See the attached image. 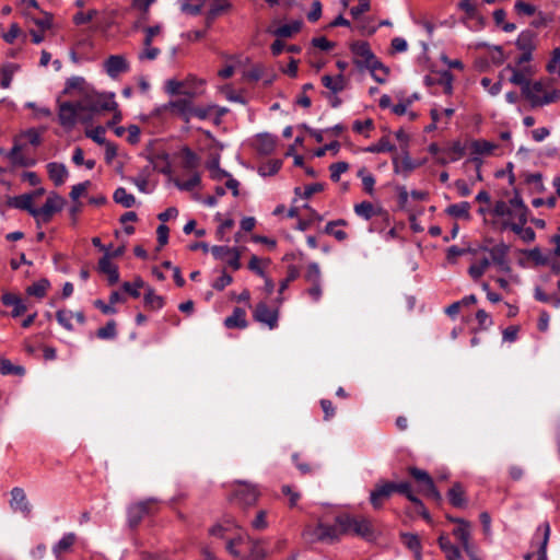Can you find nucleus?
<instances>
[{"instance_id":"45","label":"nucleus","mask_w":560,"mask_h":560,"mask_svg":"<svg viewBox=\"0 0 560 560\" xmlns=\"http://www.w3.org/2000/svg\"><path fill=\"white\" fill-rule=\"evenodd\" d=\"M117 324L114 319L106 323L105 326L101 327L96 331V336L100 339H114L117 336Z\"/></svg>"},{"instance_id":"14","label":"nucleus","mask_w":560,"mask_h":560,"mask_svg":"<svg viewBox=\"0 0 560 560\" xmlns=\"http://www.w3.org/2000/svg\"><path fill=\"white\" fill-rule=\"evenodd\" d=\"M550 537V524L544 522L536 530L535 540H537V560H547V545Z\"/></svg>"},{"instance_id":"7","label":"nucleus","mask_w":560,"mask_h":560,"mask_svg":"<svg viewBox=\"0 0 560 560\" xmlns=\"http://www.w3.org/2000/svg\"><path fill=\"white\" fill-rule=\"evenodd\" d=\"M394 494L392 481L380 480L370 492V503L375 510L383 508L384 503Z\"/></svg>"},{"instance_id":"17","label":"nucleus","mask_w":560,"mask_h":560,"mask_svg":"<svg viewBox=\"0 0 560 560\" xmlns=\"http://www.w3.org/2000/svg\"><path fill=\"white\" fill-rule=\"evenodd\" d=\"M97 270L107 276L110 285L119 281L118 267L112 262L109 253H105L104 256L100 258Z\"/></svg>"},{"instance_id":"56","label":"nucleus","mask_w":560,"mask_h":560,"mask_svg":"<svg viewBox=\"0 0 560 560\" xmlns=\"http://www.w3.org/2000/svg\"><path fill=\"white\" fill-rule=\"evenodd\" d=\"M21 147L14 144L11 151L9 152V158L13 161V163L19 164L21 166H32L34 165V161H27L23 156L20 155Z\"/></svg>"},{"instance_id":"29","label":"nucleus","mask_w":560,"mask_h":560,"mask_svg":"<svg viewBox=\"0 0 560 560\" xmlns=\"http://www.w3.org/2000/svg\"><path fill=\"white\" fill-rule=\"evenodd\" d=\"M77 540V536L73 533L66 534L52 548V552L57 559H60V556L63 552H68L71 547L74 545Z\"/></svg>"},{"instance_id":"10","label":"nucleus","mask_w":560,"mask_h":560,"mask_svg":"<svg viewBox=\"0 0 560 560\" xmlns=\"http://www.w3.org/2000/svg\"><path fill=\"white\" fill-rule=\"evenodd\" d=\"M483 249L489 253V255L491 257L490 262L492 261L501 271H504V272L511 271V266H510V262L508 259V255L510 252L509 245H506L504 243H500L491 248L485 247Z\"/></svg>"},{"instance_id":"47","label":"nucleus","mask_w":560,"mask_h":560,"mask_svg":"<svg viewBox=\"0 0 560 560\" xmlns=\"http://www.w3.org/2000/svg\"><path fill=\"white\" fill-rule=\"evenodd\" d=\"M151 162L153 163V167L160 173L168 174L171 172L167 153L156 154L151 159Z\"/></svg>"},{"instance_id":"55","label":"nucleus","mask_w":560,"mask_h":560,"mask_svg":"<svg viewBox=\"0 0 560 560\" xmlns=\"http://www.w3.org/2000/svg\"><path fill=\"white\" fill-rule=\"evenodd\" d=\"M72 317L73 313L70 311L59 310L56 313V319L58 320V323L69 331L73 330V326L71 324Z\"/></svg>"},{"instance_id":"5","label":"nucleus","mask_w":560,"mask_h":560,"mask_svg":"<svg viewBox=\"0 0 560 560\" xmlns=\"http://www.w3.org/2000/svg\"><path fill=\"white\" fill-rule=\"evenodd\" d=\"M82 113V109L78 106V102L60 103L58 112L59 124L65 129L71 130L75 126L78 117H80Z\"/></svg>"},{"instance_id":"53","label":"nucleus","mask_w":560,"mask_h":560,"mask_svg":"<svg viewBox=\"0 0 560 560\" xmlns=\"http://www.w3.org/2000/svg\"><path fill=\"white\" fill-rule=\"evenodd\" d=\"M444 153L451 156V161H457L465 155V145L460 141H454Z\"/></svg>"},{"instance_id":"60","label":"nucleus","mask_w":560,"mask_h":560,"mask_svg":"<svg viewBox=\"0 0 560 560\" xmlns=\"http://www.w3.org/2000/svg\"><path fill=\"white\" fill-rule=\"evenodd\" d=\"M183 86H184L183 82L172 79L166 82L165 89H166V92L171 95H177V94L188 95L191 93V92L184 91Z\"/></svg>"},{"instance_id":"26","label":"nucleus","mask_w":560,"mask_h":560,"mask_svg":"<svg viewBox=\"0 0 560 560\" xmlns=\"http://www.w3.org/2000/svg\"><path fill=\"white\" fill-rule=\"evenodd\" d=\"M470 203L467 202V201H462L459 203H453V205H450L446 209H445V213L453 217V218H456V219H464L466 221H469L470 220Z\"/></svg>"},{"instance_id":"8","label":"nucleus","mask_w":560,"mask_h":560,"mask_svg":"<svg viewBox=\"0 0 560 560\" xmlns=\"http://www.w3.org/2000/svg\"><path fill=\"white\" fill-rule=\"evenodd\" d=\"M259 497L256 486L248 482H238V488L234 491V499L241 506L254 505Z\"/></svg>"},{"instance_id":"52","label":"nucleus","mask_w":560,"mask_h":560,"mask_svg":"<svg viewBox=\"0 0 560 560\" xmlns=\"http://www.w3.org/2000/svg\"><path fill=\"white\" fill-rule=\"evenodd\" d=\"M358 176L362 179L363 189L369 194L373 195L375 178L372 174L366 173L365 168H361L358 172Z\"/></svg>"},{"instance_id":"50","label":"nucleus","mask_w":560,"mask_h":560,"mask_svg":"<svg viewBox=\"0 0 560 560\" xmlns=\"http://www.w3.org/2000/svg\"><path fill=\"white\" fill-rule=\"evenodd\" d=\"M354 212L365 220H370L375 214L374 207L370 201L357 203L354 206Z\"/></svg>"},{"instance_id":"54","label":"nucleus","mask_w":560,"mask_h":560,"mask_svg":"<svg viewBox=\"0 0 560 560\" xmlns=\"http://www.w3.org/2000/svg\"><path fill=\"white\" fill-rule=\"evenodd\" d=\"M247 548L248 553L246 556V560H262L266 557L265 550L258 542H248Z\"/></svg>"},{"instance_id":"3","label":"nucleus","mask_w":560,"mask_h":560,"mask_svg":"<svg viewBox=\"0 0 560 560\" xmlns=\"http://www.w3.org/2000/svg\"><path fill=\"white\" fill-rule=\"evenodd\" d=\"M66 205V200L57 192H51L45 203L40 208L35 209V215L37 225L40 222L48 223L52 215L60 212Z\"/></svg>"},{"instance_id":"43","label":"nucleus","mask_w":560,"mask_h":560,"mask_svg":"<svg viewBox=\"0 0 560 560\" xmlns=\"http://www.w3.org/2000/svg\"><path fill=\"white\" fill-rule=\"evenodd\" d=\"M489 266H490V259L485 257L479 262L472 264L468 268V273L475 281H477L478 279H480L483 276V273L486 272V270L488 269Z\"/></svg>"},{"instance_id":"33","label":"nucleus","mask_w":560,"mask_h":560,"mask_svg":"<svg viewBox=\"0 0 560 560\" xmlns=\"http://www.w3.org/2000/svg\"><path fill=\"white\" fill-rule=\"evenodd\" d=\"M402 542L408 549L415 552L418 560L421 559V542L419 536L411 533H402L400 535Z\"/></svg>"},{"instance_id":"36","label":"nucleus","mask_w":560,"mask_h":560,"mask_svg":"<svg viewBox=\"0 0 560 560\" xmlns=\"http://www.w3.org/2000/svg\"><path fill=\"white\" fill-rule=\"evenodd\" d=\"M144 516V503H136L128 510V522L131 527L138 526Z\"/></svg>"},{"instance_id":"11","label":"nucleus","mask_w":560,"mask_h":560,"mask_svg":"<svg viewBox=\"0 0 560 560\" xmlns=\"http://www.w3.org/2000/svg\"><path fill=\"white\" fill-rule=\"evenodd\" d=\"M351 51L354 55V63L358 68H366L371 59L375 56L368 42H357L351 45Z\"/></svg>"},{"instance_id":"30","label":"nucleus","mask_w":560,"mask_h":560,"mask_svg":"<svg viewBox=\"0 0 560 560\" xmlns=\"http://www.w3.org/2000/svg\"><path fill=\"white\" fill-rule=\"evenodd\" d=\"M322 83L326 89L330 90L331 93H334V94H337V93L343 91V89L346 86L345 78L342 74H338L335 78L331 75L325 74L322 77Z\"/></svg>"},{"instance_id":"57","label":"nucleus","mask_w":560,"mask_h":560,"mask_svg":"<svg viewBox=\"0 0 560 560\" xmlns=\"http://www.w3.org/2000/svg\"><path fill=\"white\" fill-rule=\"evenodd\" d=\"M281 161L280 160H272L269 161L267 164L259 167V174L262 176H271L279 172L281 168Z\"/></svg>"},{"instance_id":"1","label":"nucleus","mask_w":560,"mask_h":560,"mask_svg":"<svg viewBox=\"0 0 560 560\" xmlns=\"http://www.w3.org/2000/svg\"><path fill=\"white\" fill-rule=\"evenodd\" d=\"M336 523L345 535L353 534L368 541H371L376 537L373 522L368 517L342 514L336 517Z\"/></svg>"},{"instance_id":"35","label":"nucleus","mask_w":560,"mask_h":560,"mask_svg":"<svg viewBox=\"0 0 560 560\" xmlns=\"http://www.w3.org/2000/svg\"><path fill=\"white\" fill-rule=\"evenodd\" d=\"M302 27L301 21H294L289 24H283L279 27H277L272 33L275 36L279 38H289L293 34L298 33Z\"/></svg>"},{"instance_id":"9","label":"nucleus","mask_w":560,"mask_h":560,"mask_svg":"<svg viewBox=\"0 0 560 560\" xmlns=\"http://www.w3.org/2000/svg\"><path fill=\"white\" fill-rule=\"evenodd\" d=\"M345 535L341 528L335 522L334 524L319 523L313 530V536L317 541L332 544Z\"/></svg>"},{"instance_id":"41","label":"nucleus","mask_w":560,"mask_h":560,"mask_svg":"<svg viewBox=\"0 0 560 560\" xmlns=\"http://www.w3.org/2000/svg\"><path fill=\"white\" fill-rule=\"evenodd\" d=\"M18 70V66L15 63H5L1 67V82L0 85L2 89H8L11 85L13 74Z\"/></svg>"},{"instance_id":"31","label":"nucleus","mask_w":560,"mask_h":560,"mask_svg":"<svg viewBox=\"0 0 560 560\" xmlns=\"http://www.w3.org/2000/svg\"><path fill=\"white\" fill-rule=\"evenodd\" d=\"M257 143L258 152L265 155L271 154L276 149V139L269 133L258 135Z\"/></svg>"},{"instance_id":"25","label":"nucleus","mask_w":560,"mask_h":560,"mask_svg":"<svg viewBox=\"0 0 560 560\" xmlns=\"http://www.w3.org/2000/svg\"><path fill=\"white\" fill-rule=\"evenodd\" d=\"M88 90L89 86L82 77H71L67 80L62 94L72 95L73 91H78L79 95L82 97Z\"/></svg>"},{"instance_id":"37","label":"nucleus","mask_w":560,"mask_h":560,"mask_svg":"<svg viewBox=\"0 0 560 560\" xmlns=\"http://www.w3.org/2000/svg\"><path fill=\"white\" fill-rule=\"evenodd\" d=\"M299 276H300L299 268L294 265H290L288 267L287 278L284 280H282L279 285V296L276 300V302L278 304L282 303L283 298L281 296V294L284 292V290H287V288L289 287V283L294 281L295 279H298Z\"/></svg>"},{"instance_id":"2","label":"nucleus","mask_w":560,"mask_h":560,"mask_svg":"<svg viewBox=\"0 0 560 560\" xmlns=\"http://www.w3.org/2000/svg\"><path fill=\"white\" fill-rule=\"evenodd\" d=\"M78 106L83 113L89 114L117 109V103L114 100V94H101L90 90H88L82 98L78 101Z\"/></svg>"},{"instance_id":"21","label":"nucleus","mask_w":560,"mask_h":560,"mask_svg":"<svg viewBox=\"0 0 560 560\" xmlns=\"http://www.w3.org/2000/svg\"><path fill=\"white\" fill-rule=\"evenodd\" d=\"M49 178L54 182L55 186H61L67 176L68 170L65 164L58 162H50L46 165Z\"/></svg>"},{"instance_id":"38","label":"nucleus","mask_w":560,"mask_h":560,"mask_svg":"<svg viewBox=\"0 0 560 560\" xmlns=\"http://www.w3.org/2000/svg\"><path fill=\"white\" fill-rule=\"evenodd\" d=\"M113 199L116 203H119L125 208H131L136 203L135 196L131 194H128L124 187H118L114 191Z\"/></svg>"},{"instance_id":"61","label":"nucleus","mask_w":560,"mask_h":560,"mask_svg":"<svg viewBox=\"0 0 560 560\" xmlns=\"http://www.w3.org/2000/svg\"><path fill=\"white\" fill-rule=\"evenodd\" d=\"M230 7L229 3H217V4H213L210 10L208 11L207 13V18H206V21H207V26H210L212 21L219 15L221 14L224 10H226L228 8Z\"/></svg>"},{"instance_id":"34","label":"nucleus","mask_w":560,"mask_h":560,"mask_svg":"<svg viewBox=\"0 0 560 560\" xmlns=\"http://www.w3.org/2000/svg\"><path fill=\"white\" fill-rule=\"evenodd\" d=\"M49 287H50L49 281L47 279L43 278V279L34 282L33 284L28 285L26 288V293L31 296H35L37 299H43L46 295Z\"/></svg>"},{"instance_id":"12","label":"nucleus","mask_w":560,"mask_h":560,"mask_svg":"<svg viewBox=\"0 0 560 560\" xmlns=\"http://www.w3.org/2000/svg\"><path fill=\"white\" fill-rule=\"evenodd\" d=\"M10 506L12 510L21 512L24 516H28L32 512V506L26 498V493L20 487H14L11 490Z\"/></svg>"},{"instance_id":"16","label":"nucleus","mask_w":560,"mask_h":560,"mask_svg":"<svg viewBox=\"0 0 560 560\" xmlns=\"http://www.w3.org/2000/svg\"><path fill=\"white\" fill-rule=\"evenodd\" d=\"M104 68L110 78H116L120 73L128 71L129 65L125 57L120 55H112L105 60Z\"/></svg>"},{"instance_id":"23","label":"nucleus","mask_w":560,"mask_h":560,"mask_svg":"<svg viewBox=\"0 0 560 560\" xmlns=\"http://www.w3.org/2000/svg\"><path fill=\"white\" fill-rule=\"evenodd\" d=\"M536 33L525 30L518 35L515 45L521 51L533 52L536 49Z\"/></svg>"},{"instance_id":"42","label":"nucleus","mask_w":560,"mask_h":560,"mask_svg":"<svg viewBox=\"0 0 560 560\" xmlns=\"http://www.w3.org/2000/svg\"><path fill=\"white\" fill-rule=\"evenodd\" d=\"M182 155L184 168L191 171L198 166L199 158L190 148L184 147L182 149Z\"/></svg>"},{"instance_id":"49","label":"nucleus","mask_w":560,"mask_h":560,"mask_svg":"<svg viewBox=\"0 0 560 560\" xmlns=\"http://www.w3.org/2000/svg\"><path fill=\"white\" fill-rule=\"evenodd\" d=\"M494 148V144L486 140H474L470 143L471 152L475 154H490Z\"/></svg>"},{"instance_id":"40","label":"nucleus","mask_w":560,"mask_h":560,"mask_svg":"<svg viewBox=\"0 0 560 560\" xmlns=\"http://www.w3.org/2000/svg\"><path fill=\"white\" fill-rule=\"evenodd\" d=\"M452 534L463 545L471 538V525L468 521L460 522V525L456 526Z\"/></svg>"},{"instance_id":"63","label":"nucleus","mask_w":560,"mask_h":560,"mask_svg":"<svg viewBox=\"0 0 560 560\" xmlns=\"http://www.w3.org/2000/svg\"><path fill=\"white\" fill-rule=\"evenodd\" d=\"M200 182V176L196 173L185 182H176V186L182 190L190 191L199 186Z\"/></svg>"},{"instance_id":"58","label":"nucleus","mask_w":560,"mask_h":560,"mask_svg":"<svg viewBox=\"0 0 560 560\" xmlns=\"http://www.w3.org/2000/svg\"><path fill=\"white\" fill-rule=\"evenodd\" d=\"M104 135H105V128L102 126H97L94 129L85 131V136L88 138H91L94 142H96L97 144H101V145H104L107 142Z\"/></svg>"},{"instance_id":"6","label":"nucleus","mask_w":560,"mask_h":560,"mask_svg":"<svg viewBox=\"0 0 560 560\" xmlns=\"http://www.w3.org/2000/svg\"><path fill=\"white\" fill-rule=\"evenodd\" d=\"M254 320L267 325L270 329L278 326L279 310L271 308L265 301L259 302L253 311Z\"/></svg>"},{"instance_id":"20","label":"nucleus","mask_w":560,"mask_h":560,"mask_svg":"<svg viewBox=\"0 0 560 560\" xmlns=\"http://www.w3.org/2000/svg\"><path fill=\"white\" fill-rule=\"evenodd\" d=\"M224 326L229 329H244L248 326L246 312L242 307H235L230 316L224 319Z\"/></svg>"},{"instance_id":"64","label":"nucleus","mask_w":560,"mask_h":560,"mask_svg":"<svg viewBox=\"0 0 560 560\" xmlns=\"http://www.w3.org/2000/svg\"><path fill=\"white\" fill-rule=\"evenodd\" d=\"M233 282V278L225 270L222 271V275L213 282L212 288L217 291L224 290L228 285Z\"/></svg>"},{"instance_id":"59","label":"nucleus","mask_w":560,"mask_h":560,"mask_svg":"<svg viewBox=\"0 0 560 560\" xmlns=\"http://www.w3.org/2000/svg\"><path fill=\"white\" fill-rule=\"evenodd\" d=\"M349 168V164L347 162H337L329 166L330 178L332 182H338L340 179V175L347 172Z\"/></svg>"},{"instance_id":"18","label":"nucleus","mask_w":560,"mask_h":560,"mask_svg":"<svg viewBox=\"0 0 560 560\" xmlns=\"http://www.w3.org/2000/svg\"><path fill=\"white\" fill-rule=\"evenodd\" d=\"M506 70L512 72L510 82L515 85H520L522 88V94L529 101V98H532L533 91L530 90V82L525 77L524 71L513 67L512 65H508Z\"/></svg>"},{"instance_id":"27","label":"nucleus","mask_w":560,"mask_h":560,"mask_svg":"<svg viewBox=\"0 0 560 560\" xmlns=\"http://www.w3.org/2000/svg\"><path fill=\"white\" fill-rule=\"evenodd\" d=\"M450 503L454 508L466 506L465 490L459 482H455L447 492Z\"/></svg>"},{"instance_id":"15","label":"nucleus","mask_w":560,"mask_h":560,"mask_svg":"<svg viewBox=\"0 0 560 560\" xmlns=\"http://www.w3.org/2000/svg\"><path fill=\"white\" fill-rule=\"evenodd\" d=\"M1 302L7 307H12L11 316L19 317L27 311L25 301L18 294L5 292L1 296Z\"/></svg>"},{"instance_id":"39","label":"nucleus","mask_w":560,"mask_h":560,"mask_svg":"<svg viewBox=\"0 0 560 560\" xmlns=\"http://www.w3.org/2000/svg\"><path fill=\"white\" fill-rule=\"evenodd\" d=\"M525 224H503L504 228L511 229L515 234L520 235L526 243L535 240V231L532 228H524Z\"/></svg>"},{"instance_id":"22","label":"nucleus","mask_w":560,"mask_h":560,"mask_svg":"<svg viewBox=\"0 0 560 560\" xmlns=\"http://www.w3.org/2000/svg\"><path fill=\"white\" fill-rule=\"evenodd\" d=\"M404 155L401 158L394 156L393 164H394V172L395 173H405V175H408L410 172H412L419 164H416L412 159L409 156V153L406 149H402Z\"/></svg>"},{"instance_id":"46","label":"nucleus","mask_w":560,"mask_h":560,"mask_svg":"<svg viewBox=\"0 0 560 560\" xmlns=\"http://www.w3.org/2000/svg\"><path fill=\"white\" fill-rule=\"evenodd\" d=\"M0 372L2 375H19L22 376L25 374V369L21 365H14L10 360H2L0 362Z\"/></svg>"},{"instance_id":"24","label":"nucleus","mask_w":560,"mask_h":560,"mask_svg":"<svg viewBox=\"0 0 560 560\" xmlns=\"http://www.w3.org/2000/svg\"><path fill=\"white\" fill-rule=\"evenodd\" d=\"M365 69H369L371 72L372 78L383 84L386 82V75L389 73V69L384 66L376 56L371 59L370 63L366 66Z\"/></svg>"},{"instance_id":"51","label":"nucleus","mask_w":560,"mask_h":560,"mask_svg":"<svg viewBox=\"0 0 560 560\" xmlns=\"http://www.w3.org/2000/svg\"><path fill=\"white\" fill-rule=\"evenodd\" d=\"M458 10L465 12L467 19L478 16V10L475 0H460L457 4Z\"/></svg>"},{"instance_id":"19","label":"nucleus","mask_w":560,"mask_h":560,"mask_svg":"<svg viewBox=\"0 0 560 560\" xmlns=\"http://www.w3.org/2000/svg\"><path fill=\"white\" fill-rule=\"evenodd\" d=\"M7 205L11 208L21 209L27 211L32 217L35 215V207L33 206V195L23 194L20 196L10 197Z\"/></svg>"},{"instance_id":"44","label":"nucleus","mask_w":560,"mask_h":560,"mask_svg":"<svg viewBox=\"0 0 560 560\" xmlns=\"http://www.w3.org/2000/svg\"><path fill=\"white\" fill-rule=\"evenodd\" d=\"M523 253L526 254L527 257L533 260L536 266H547L550 264L549 257L544 255L538 247L523 250Z\"/></svg>"},{"instance_id":"13","label":"nucleus","mask_w":560,"mask_h":560,"mask_svg":"<svg viewBox=\"0 0 560 560\" xmlns=\"http://www.w3.org/2000/svg\"><path fill=\"white\" fill-rule=\"evenodd\" d=\"M186 96L187 97L170 102L165 108H171L174 113L180 115L185 121H189L191 118V110L194 106L192 98L195 97V93H190Z\"/></svg>"},{"instance_id":"4","label":"nucleus","mask_w":560,"mask_h":560,"mask_svg":"<svg viewBox=\"0 0 560 560\" xmlns=\"http://www.w3.org/2000/svg\"><path fill=\"white\" fill-rule=\"evenodd\" d=\"M408 472L422 487V492L427 498L436 503L442 502L440 491L436 489L432 477L425 470L417 467H409Z\"/></svg>"},{"instance_id":"28","label":"nucleus","mask_w":560,"mask_h":560,"mask_svg":"<svg viewBox=\"0 0 560 560\" xmlns=\"http://www.w3.org/2000/svg\"><path fill=\"white\" fill-rule=\"evenodd\" d=\"M144 306L151 311L160 310L164 306L165 300L163 296L158 295L151 287L147 288L143 296Z\"/></svg>"},{"instance_id":"62","label":"nucleus","mask_w":560,"mask_h":560,"mask_svg":"<svg viewBox=\"0 0 560 560\" xmlns=\"http://www.w3.org/2000/svg\"><path fill=\"white\" fill-rule=\"evenodd\" d=\"M305 280L310 283L320 282V270L319 266L316 262H311L307 266Z\"/></svg>"},{"instance_id":"32","label":"nucleus","mask_w":560,"mask_h":560,"mask_svg":"<svg viewBox=\"0 0 560 560\" xmlns=\"http://www.w3.org/2000/svg\"><path fill=\"white\" fill-rule=\"evenodd\" d=\"M560 100V91L552 90L544 94V96H539L533 93L532 98H529L530 105L533 107L544 106L550 103H555Z\"/></svg>"},{"instance_id":"48","label":"nucleus","mask_w":560,"mask_h":560,"mask_svg":"<svg viewBox=\"0 0 560 560\" xmlns=\"http://www.w3.org/2000/svg\"><path fill=\"white\" fill-rule=\"evenodd\" d=\"M395 150V145L390 143L387 137H382L377 143L372 144L366 149V151L371 153L393 152Z\"/></svg>"}]
</instances>
